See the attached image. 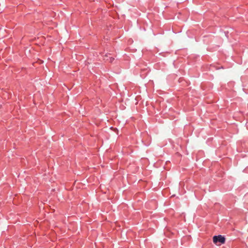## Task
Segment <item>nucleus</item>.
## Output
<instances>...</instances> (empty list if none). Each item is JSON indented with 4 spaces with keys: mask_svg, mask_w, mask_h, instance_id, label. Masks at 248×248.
Returning a JSON list of instances; mask_svg holds the SVG:
<instances>
[{
    "mask_svg": "<svg viewBox=\"0 0 248 248\" xmlns=\"http://www.w3.org/2000/svg\"><path fill=\"white\" fill-rule=\"evenodd\" d=\"M110 53H107L103 56V59L106 62L112 63L114 60V58L110 56Z\"/></svg>",
    "mask_w": 248,
    "mask_h": 248,
    "instance_id": "obj_2",
    "label": "nucleus"
},
{
    "mask_svg": "<svg viewBox=\"0 0 248 248\" xmlns=\"http://www.w3.org/2000/svg\"><path fill=\"white\" fill-rule=\"evenodd\" d=\"M213 241L214 244L217 245V243L219 242L220 244H223L225 242V238L221 235H218L217 236H214L213 238Z\"/></svg>",
    "mask_w": 248,
    "mask_h": 248,
    "instance_id": "obj_1",
    "label": "nucleus"
}]
</instances>
